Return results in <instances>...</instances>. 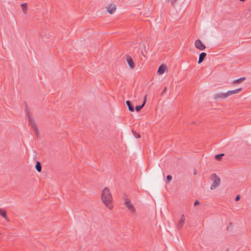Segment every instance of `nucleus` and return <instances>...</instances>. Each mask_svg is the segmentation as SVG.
Masks as SVG:
<instances>
[{
    "instance_id": "nucleus-5",
    "label": "nucleus",
    "mask_w": 251,
    "mask_h": 251,
    "mask_svg": "<svg viewBox=\"0 0 251 251\" xmlns=\"http://www.w3.org/2000/svg\"><path fill=\"white\" fill-rule=\"evenodd\" d=\"M195 45L196 48L201 50H204L206 48L205 46L200 39H198L195 41Z\"/></svg>"
},
{
    "instance_id": "nucleus-6",
    "label": "nucleus",
    "mask_w": 251,
    "mask_h": 251,
    "mask_svg": "<svg viewBox=\"0 0 251 251\" xmlns=\"http://www.w3.org/2000/svg\"><path fill=\"white\" fill-rule=\"evenodd\" d=\"M25 104V110L26 113V116L28 117V123L29 125L31 124V117L30 114V109L28 107V105L26 102H24Z\"/></svg>"
},
{
    "instance_id": "nucleus-25",
    "label": "nucleus",
    "mask_w": 251,
    "mask_h": 251,
    "mask_svg": "<svg viewBox=\"0 0 251 251\" xmlns=\"http://www.w3.org/2000/svg\"><path fill=\"white\" fill-rule=\"evenodd\" d=\"M240 195H238L236 197V198L235 199V201H238L240 200Z\"/></svg>"
},
{
    "instance_id": "nucleus-14",
    "label": "nucleus",
    "mask_w": 251,
    "mask_h": 251,
    "mask_svg": "<svg viewBox=\"0 0 251 251\" xmlns=\"http://www.w3.org/2000/svg\"><path fill=\"white\" fill-rule=\"evenodd\" d=\"M206 56V53L205 52H201L199 55L198 63L201 64L204 60Z\"/></svg>"
},
{
    "instance_id": "nucleus-27",
    "label": "nucleus",
    "mask_w": 251,
    "mask_h": 251,
    "mask_svg": "<svg viewBox=\"0 0 251 251\" xmlns=\"http://www.w3.org/2000/svg\"><path fill=\"white\" fill-rule=\"evenodd\" d=\"M194 174H195V175H196V171H195V172H194Z\"/></svg>"
},
{
    "instance_id": "nucleus-10",
    "label": "nucleus",
    "mask_w": 251,
    "mask_h": 251,
    "mask_svg": "<svg viewBox=\"0 0 251 251\" xmlns=\"http://www.w3.org/2000/svg\"><path fill=\"white\" fill-rule=\"evenodd\" d=\"M184 221H185L184 216V215H182L181 216L180 219L179 221V222H178L177 226H176L177 229H181L182 227V226L184 224Z\"/></svg>"
},
{
    "instance_id": "nucleus-3",
    "label": "nucleus",
    "mask_w": 251,
    "mask_h": 251,
    "mask_svg": "<svg viewBox=\"0 0 251 251\" xmlns=\"http://www.w3.org/2000/svg\"><path fill=\"white\" fill-rule=\"evenodd\" d=\"M211 179L213 181V182L211 186L210 189L211 190H214L220 185L221 180L220 178L214 173L211 175Z\"/></svg>"
},
{
    "instance_id": "nucleus-21",
    "label": "nucleus",
    "mask_w": 251,
    "mask_h": 251,
    "mask_svg": "<svg viewBox=\"0 0 251 251\" xmlns=\"http://www.w3.org/2000/svg\"><path fill=\"white\" fill-rule=\"evenodd\" d=\"M132 132L133 133V135L137 138L140 137V135L139 133H137L133 129L132 130Z\"/></svg>"
},
{
    "instance_id": "nucleus-9",
    "label": "nucleus",
    "mask_w": 251,
    "mask_h": 251,
    "mask_svg": "<svg viewBox=\"0 0 251 251\" xmlns=\"http://www.w3.org/2000/svg\"><path fill=\"white\" fill-rule=\"evenodd\" d=\"M32 132L34 133V134L36 135L37 138H39V133L38 131V127L35 123V122L32 120Z\"/></svg>"
},
{
    "instance_id": "nucleus-24",
    "label": "nucleus",
    "mask_w": 251,
    "mask_h": 251,
    "mask_svg": "<svg viewBox=\"0 0 251 251\" xmlns=\"http://www.w3.org/2000/svg\"><path fill=\"white\" fill-rule=\"evenodd\" d=\"M199 204H200V202L198 200L195 201L194 202V206H196Z\"/></svg>"
},
{
    "instance_id": "nucleus-18",
    "label": "nucleus",
    "mask_w": 251,
    "mask_h": 251,
    "mask_svg": "<svg viewBox=\"0 0 251 251\" xmlns=\"http://www.w3.org/2000/svg\"><path fill=\"white\" fill-rule=\"evenodd\" d=\"M23 13L24 14L26 13L27 8V5L26 3H23L21 5Z\"/></svg>"
},
{
    "instance_id": "nucleus-2",
    "label": "nucleus",
    "mask_w": 251,
    "mask_h": 251,
    "mask_svg": "<svg viewBox=\"0 0 251 251\" xmlns=\"http://www.w3.org/2000/svg\"><path fill=\"white\" fill-rule=\"evenodd\" d=\"M124 204L132 215H135L136 214V210L129 199L125 198L124 199Z\"/></svg>"
},
{
    "instance_id": "nucleus-16",
    "label": "nucleus",
    "mask_w": 251,
    "mask_h": 251,
    "mask_svg": "<svg viewBox=\"0 0 251 251\" xmlns=\"http://www.w3.org/2000/svg\"><path fill=\"white\" fill-rule=\"evenodd\" d=\"M126 105L128 106V110L131 112H133L134 110V106L132 104L131 102L129 100H127L126 101Z\"/></svg>"
},
{
    "instance_id": "nucleus-8",
    "label": "nucleus",
    "mask_w": 251,
    "mask_h": 251,
    "mask_svg": "<svg viewBox=\"0 0 251 251\" xmlns=\"http://www.w3.org/2000/svg\"><path fill=\"white\" fill-rule=\"evenodd\" d=\"M126 60L129 66L131 68L133 69L135 67V64L133 62V60L131 56L129 55H127L126 57Z\"/></svg>"
},
{
    "instance_id": "nucleus-26",
    "label": "nucleus",
    "mask_w": 251,
    "mask_h": 251,
    "mask_svg": "<svg viewBox=\"0 0 251 251\" xmlns=\"http://www.w3.org/2000/svg\"><path fill=\"white\" fill-rule=\"evenodd\" d=\"M166 90H167V87H165L164 88V89H163V90L162 92L161 93V96H162V95L163 94V93H164L166 91Z\"/></svg>"
},
{
    "instance_id": "nucleus-15",
    "label": "nucleus",
    "mask_w": 251,
    "mask_h": 251,
    "mask_svg": "<svg viewBox=\"0 0 251 251\" xmlns=\"http://www.w3.org/2000/svg\"><path fill=\"white\" fill-rule=\"evenodd\" d=\"M0 215L6 221H9V219L7 217L6 211L2 208H0Z\"/></svg>"
},
{
    "instance_id": "nucleus-1",
    "label": "nucleus",
    "mask_w": 251,
    "mask_h": 251,
    "mask_svg": "<svg viewBox=\"0 0 251 251\" xmlns=\"http://www.w3.org/2000/svg\"><path fill=\"white\" fill-rule=\"evenodd\" d=\"M101 198L102 202L105 206L109 209L113 208L112 204V197L110 192L109 189L107 187H105L102 191Z\"/></svg>"
},
{
    "instance_id": "nucleus-12",
    "label": "nucleus",
    "mask_w": 251,
    "mask_h": 251,
    "mask_svg": "<svg viewBox=\"0 0 251 251\" xmlns=\"http://www.w3.org/2000/svg\"><path fill=\"white\" fill-rule=\"evenodd\" d=\"M146 97H147V96L146 95L145 97H144V101L143 102V103L142 105H137L135 107V110L137 112H139L140 111V110L144 107V106L145 105V103H146Z\"/></svg>"
},
{
    "instance_id": "nucleus-19",
    "label": "nucleus",
    "mask_w": 251,
    "mask_h": 251,
    "mask_svg": "<svg viewBox=\"0 0 251 251\" xmlns=\"http://www.w3.org/2000/svg\"><path fill=\"white\" fill-rule=\"evenodd\" d=\"M246 78L245 77H242L240 78L237 79L233 81V83H240L243 82L244 80H245Z\"/></svg>"
},
{
    "instance_id": "nucleus-13",
    "label": "nucleus",
    "mask_w": 251,
    "mask_h": 251,
    "mask_svg": "<svg viewBox=\"0 0 251 251\" xmlns=\"http://www.w3.org/2000/svg\"><path fill=\"white\" fill-rule=\"evenodd\" d=\"M166 68V67L165 65H164L163 64L160 65L158 69V71H157L158 74L159 75H162L165 72Z\"/></svg>"
},
{
    "instance_id": "nucleus-28",
    "label": "nucleus",
    "mask_w": 251,
    "mask_h": 251,
    "mask_svg": "<svg viewBox=\"0 0 251 251\" xmlns=\"http://www.w3.org/2000/svg\"><path fill=\"white\" fill-rule=\"evenodd\" d=\"M226 251H228V249L226 250Z\"/></svg>"
},
{
    "instance_id": "nucleus-7",
    "label": "nucleus",
    "mask_w": 251,
    "mask_h": 251,
    "mask_svg": "<svg viewBox=\"0 0 251 251\" xmlns=\"http://www.w3.org/2000/svg\"><path fill=\"white\" fill-rule=\"evenodd\" d=\"M107 11L108 13L112 14L115 12L116 9V5L113 4H110L106 7Z\"/></svg>"
},
{
    "instance_id": "nucleus-20",
    "label": "nucleus",
    "mask_w": 251,
    "mask_h": 251,
    "mask_svg": "<svg viewBox=\"0 0 251 251\" xmlns=\"http://www.w3.org/2000/svg\"><path fill=\"white\" fill-rule=\"evenodd\" d=\"M224 155L223 153L218 154L215 156V158L217 160H221Z\"/></svg>"
},
{
    "instance_id": "nucleus-22",
    "label": "nucleus",
    "mask_w": 251,
    "mask_h": 251,
    "mask_svg": "<svg viewBox=\"0 0 251 251\" xmlns=\"http://www.w3.org/2000/svg\"><path fill=\"white\" fill-rule=\"evenodd\" d=\"M168 181H171L172 179V176L171 175H168L166 177Z\"/></svg>"
},
{
    "instance_id": "nucleus-11",
    "label": "nucleus",
    "mask_w": 251,
    "mask_h": 251,
    "mask_svg": "<svg viewBox=\"0 0 251 251\" xmlns=\"http://www.w3.org/2000/svg\"><path fill=\"white\" fill-rule=\"evenodd\" d=\"M241 90H242V88H238V89H235L234 90H229L226 92V95H227V97H229L233 94L238 93V92L241 91Z\"/></svg>"
},
{
    "instance_id": "nucleus-23",
    "label": "nucleus",
    "mask_w": 251,
    "mask_h": 251,
    "mask_svg": "<svg viewBox=\"0 0 251 251\" xmlns=\"http://www.w3.org/2000/svg\"><path fill=\"white\" fill-rule=\"evenodd\" d=\"M170 1L173 6L175 5L176 2L177 0H168Z\"/></svg>"
},
{
    "instance_id": "nucleus-4",
    "label": "nucleus",
    "mask_w": 251,
    "mask_h": 251,
    "mask_svg": "<svg viewBox=\"0 0 251 251\" xmlns=\"http://www.w3.org/2000/svg\"><path fill=\"white\" fill-rule=\"evenodd\" d=\"M213 98L215 100H218L219 99H225L227 97V95H226V93H215L213 94L212 96Z\"/></svg>"
},
{
    "instance_id": "nucleus-17",
    "label": "nucleus",
    "mask_w": 251,
    "mask_h": 251,
    "mask_svg": "<svg viewBox=\"0 0 251 251\" xmlns=\"http://www.w3.org/2000/svg\"><path fill=\"white\" fill-rule=\"evenodd\" d=\"M35 168L38 172H41L42 170L41 164L39 161H36Z\"/></svg>"
}]
</instances>
